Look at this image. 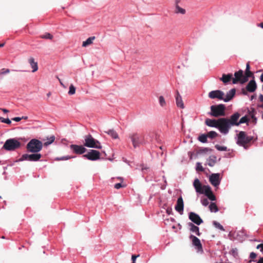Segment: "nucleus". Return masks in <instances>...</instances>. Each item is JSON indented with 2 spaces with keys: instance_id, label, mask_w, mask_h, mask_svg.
Segmentation results:
<instances>
[{
  "instance_id": "obj_1",
  "label": "nucleus",
  "mask_w": 263,
  "mask_h": 263,
  "mask_svg": "<svg viewBox=\"0 0 263 263\" xmlns=\"http://www.w3.org/2000/svg\"><path fill=\"white\" fill-rule=\"evenodd\" d=\"M42 148V142L36 139H31L26 145L27 151L29 153H39Z\"/></svg>"
},
{
  "instance_id": "obj_2",
  "label": "nucleus",
  "mask_w": 263,
  "mask_h": 263,
  "mask_svg": "<svg viewBox=\"0 0 263 263\" xmlns=\"http://www.w3.org/2000/svg\"><path fill=\"white\" fill-rule=\"evenodd\" d=\"M84 146L93 148L101 149L102 145L100 142L97 139H95L91 135L88 134L84 136Z\"/></svg>"
},
{
  "instance_id": "obj_3",
  "label": "nucleus",
  "mask_w": 263,
  "mask_h": 263,
  "mask_svg": "<svg viewBox=\"0 0 263 263\" xmlns=\"http://www.w3.org/2000/svg\"><path fill=\"white\" fill-rule=\"evenodd\" d=\"M21 143L16 138H10L7 139L2 148L7 151H14L21 146Z\"/></svg>"
},
{
  "instance_id": "obj_4",
  "label": "nucleus",
  "mask_w": 263,
  "mask_h": 263,
  "mask_svg": "<svg viewBox=\"0 0 263 263\" xmlns=\"http://www.w3.org/2000/svg\"><path fill=\"white\" fill-rule=\"evenodd\" d=\"M210 108L211 111L209 114L211 116L218 117L225 115L226 106L224 104L213 105Z\"/></svg>"
},
{
  "instance_id": "obj_5",
  "label": "nucleus",
  "mask_w": 263,
  "mask_h": 263,
  "mask_svg": "<svg viewBox=\"0 0 263 263\" xmlns=\"http://www.w3.org/2000/svg\"><path fill=\"white\" fill-rule=\"evenodd\" d=\"M218 125L217 129L220 133L227 135L232 127L227 118H221L218 119Z\"/></svg>"
},
{
  "instance_id": "obj_6",
  "label": "nucleus",
  "mask_w": 263,
  "mask_h": 263,
  "mask_svg": "<svg viewBox=\"0 0 263 263\" xmlns=\"http://www.w3.org/2000/svg\"><path fill=\"white\" fill-rule=\"evenodd\" d=\"M253 136H247L245 132L241 131L237 135L236 143L239 146L245 147V145L253 140Z\"/></svg>"
},
{
  "instance_id": "obj_7",
  "label": "nucleus",
  "mask_w": 263,
  "mask_h": 263,
  "mask_svg": "<svg viewBox=\"0 0 263 263\" xmlns=\"http://www.w3.org/2000/svg\"><path fill=\"white\" fill-rule=\"evenodd\" d=\"M33 154H24L22 155L16 162H21L23 161H28L31 162H36L40 160L42 155L38 153H32Z\"/></svg>"
},
{
  "instance_id": "obj_8",
  "label": "nucleus",
  "mask_w": 263,
  "mask_h": 263,
  "mask_svg": "<svg viewBox=\"0 0 263 263\" xmlns=\"http://www.w3.org/2000/svg\"><path fill=\"white\" fill-rule=\"evenodd\" d=\"M129 137L131 139L132 144L134 148L139 146L143 143V137L137 133L130 134Z\"/></svg>"
},
{
  "instance_id": "obj_9",
  "label": "nucleus",
  "mask_w": 263,
  "mask_h": 263,
  "mask_svg": "<svg viewBox=\"0 0 263 263\" xmlns=\"http://www.w3.org/2000/svg\"><path fill=\"white\" fill-rule=\"evenodd\" d=\"M100 153L95 149H90L89 152L83 156V157L90 161H96L100 159Z\"/></svg>"
},
{
  "instance_id": "obj_10",
  "label": "nucleus",
  "mask_w": 263,
  "mask_h": 263,
  "mask_svg": "<svg viewBox=\"0 0 263 263\" xmlns=\"http://www.w3.org/2000/svg\"><path fill=\"white\" fill-rule=\"evenodd\" d=\"M69 147L73 153L77 155L83 154L87 151L85 146L82 145L71 144Z\"/></svg>"
},
{
  "instance_id": "obj_11",
  "label": "nucleus",
  "mask_w": 263,
  "mask_h": 263,
  "mask_svg": "<svg viewBox=\"0 0 263 263\" xmlns=\"http://www.w3.org/2000/svg\"><path fill=\"white\" fill-rule=\"evenodd\" d=\"M193 186L197 193L202 194L204 192L205 188L204 187H209V185H202L199 180L197 178L195 179L193 182Z\"/></svg>"
},
{
  "instance_id": "obj_12",
  "label": "nucleus",
  "mask_w": 263,
  "mask_h": 263,
  "mask_svg": "<svg viewBox=\"0 0 263 263\" xmlns=\"http://www.w3.org/2000/svg\"><path fill=\"white\" fill-rule=\"evenodd\" d=\"M234 78H233L232 83L234 84H237L238 82L241 84L245 83L243 82V78L244 77L243 71L242 70H239L234 73Z\"/></svg>"
},
{
  "instance_id": "obj_13",
  "label": "nucleus",
  "mask_w": 263,
  "mask_h": 263,
  "mask_svg": "<svg viewBox=\"0 0 263 263\" xmlns=\"http://www.w3.org/2000/svg\"><path fill=\"white\" fill-rule=\"evenodd\" d=\"M224 92L220 90H213L209 93V97L211 99H218L220 100H223Z\"/></svg>"
},
{
  "instance_id": "obj_14",
  "label": "nucleus",
  "mask_w": 263,
  "mask_h": 263,
  "mask_svg": "<svg viewBox=\"0 0 263 263\" xmlns=\"http://www.w3.org/2000/svg\"><path fill=\"white\" fill-rule=\"evenodd\" d=\"M189 218L193 223L197 224V226L201 224L203 222L202 219L197 214L193 212L189 213Z\"/></svg>"
},
{
  "instance_id": "obj_15",
  "label": "nucleus",
  "mask_w": 263,
  "mask_h": 263,
  "mask_svg": "<svg viewBox=\"0 0 263 263\" xmlns=\"http://www.w3.org/2000/svg\"><path fill=\"white\" fill-rule=\"evenodd\" d=\"M240 117V114L239 112H236L231 115L230 118H228V121L229 122L231 126H238V119Z\"/></svg>"
},
{
  "instance_id": "obj_16",
  "label": "nucleus",
  "mask_w": 263,
  "mask_h": 263,
  "mask_svg": "<svg viewBox=\"0 0 263 263\" xmlns=\"http://www.w3.org/2000/svg\"><path fill=\"white\" fill-rule=\"evenodd\" d=\"M189 238L192 240V245L198 251L202 250V246L199 238L193 235H191Z\"/></svg>"
},
{
  "instance_id": "obj_17",
  "label": "nucleus",
  "mask_w": 263,
  "mask_h": 263,
  "mask_svg": "<svg viewBox=\"0 0 263 263\" xmlns=\"http://www.w3.org/2000/svg\"><path fill=\"white\" fill-rule=\"evenodd\" d=\"M219 174H213L210 177L209 180L211 183L214 186H218L220 183Z\"/></svg>"
},
{
  "instance_id": "obj_18",
  "label": "nucleus",
  "mask_w": 263,
  "mask_h": 263,
  "mask_svg": "<svg viewBox=\"0 0 263 263\" xmlns=\"http://www.w3.org/2000/svg\"><path fill=\"white\" fill-rule=\"evenodd\" d=\"M176 211L182 214L183 212L184 203L182 197H180L178 198L177 201V204L175 206Z\"/></svg>"
},
{
  "instance_id": "obj_19",
  "label": "nucleus",
  "mask_w": 263,
  "mask_h": 263,
  "mask_svg": "<svg viewBox=\"0 0 263 263\" xmlns=\"http://www.w3.org/2000/svg\"><path fill=\"white\" fill-rule=\"evenodd\" d=\"M250 67L249 63H248L246 65V69L243 78V82H247L249 80V78L250 77H254L253 73L250 70Z\"/></svg>"
},
{
  "instance_id": "obj_20",
  "label": "nucleus",
  "mask_w": 263,
  "mask_h": 263,
  "mask_svg": "<svg viewBox=\"0 0 263 263\" xmlns=\"http://www.w3.org/2000/svg\"><path fill=\"white\" fill-rule=\"evenodd\" d=\"M253 78H254L253 77ZM257 85L254 79L251 80L246 86L247 90L250 92L255 91Z\"/></svg>"
},
{
  "instance_id": "obj_21",
  "label": "nucleus",
  "mask_w": 263,
  "mask_h": 263,
  "mask_svg": "<svg viewBox=\"0 0 263 263\" xmlns=\"http://www.w3.org/2000/svg\"><path fill=\"white\" fill-rule=\"evenodd\" d=\"M187 226L189 228V230L191 232L195 233L198 236H200L201 233L199 231V228L198 226H195L192 222H188Z\"/></svg>"
},
{
  "instance_id": "obj_22",
  "label": "nucleus",
  "mask_w": 263,
  "mask_h": 263,
  "mask_svg": "<svg viewBox=\"0 0 263 263\" xmlns=\"http://www.w3.org/2000/svg\"><path fill=\"white\" fill-rule=\"evenodd\" d=\"M236 93V89L232 88L227 92L226 97H223V101L228 102L233 99Z\"/></svg>"
},
{
  "instance_id": "obj_23",
  "label": "nucleus",
  "mask_w": 263,
  "mask_h": 263,
  "mask_svg": "<svg viewBox=\"0 0 263 263\" xmlns=\"http://www.w3.org/2000/svg\"><path fill=\"white\" fill-rule=\"evenodd\" d=\"M204 188H205V190H204L203 194H204L211 201H215L216 200V197L211 191L210 186L204 187Z\"/></svg>"
},
{
  "instance_id": "obj_24",
  "label": "nucleus",
  "mask_w": 263,
  "mask_h": 263,
  "mask_svg": "<svg viewBox=\"0 0 263 263\" xmlns=\"http://www.w3.org/2000/svg\"><path fill=\"white\" fill-rule=\"evenodd\" d=\"M205 122L208 126L217 128L219 121L218 119L217 120L206 119Z\"/></svg>"
},
{
  "instance_id": "obj_25",
  "label": "nucleus",
  "mask_w": 263,
  "mask_h": 263,
  "mask_svg": "<svg viewBox=\"0 0 263 263\" xmlns=\"http://www.w3.org/2000/svg\"><path fill=\"white\" fill-rule=\"evenodd\" d=\"M231 80H233V75L232 73L223 74L222 77L220 78V80L222 81L225 84L230 82Z\"/></svg>"
},
{
  "instance_id": "obj_26",
  "label": "nucleus",
  "mask_w": 263,
  "mask_h": 263,
  "mask_svg": "<svg viewBox=\"0 0 263 263\" xmlns=\"http://www.w3.org/2000/svg\"><path fill=\"white\" fill-rule=\"evenodd\" d=\"M176 102L177 107L180 108H184V106L182 100V97L178 91L176 95Z\"/></svg>"
},
{
  "instance_id": "obj_27",
  "label": "nucleus",
  "mask_w": 263,
  "mask_h": 263,
  "mask_svg": "<svg viewBox=\"0 0 263 263\" xmlns=\"http://www.w3.org/2000/svg\"><path fill=\"white\" fill-rule=\"evenodd\" d=\"M28 62L32 68V71L33 72L36 71L38 69V65L37 63L34 61V59L32 57L30 58L28 60Z\"/></svg>"
},
{
  "instance_id": "obj_28",
  "label": "nucleus",
  "mask_w": 263,
  "mask_h": 263,
  "mask_svg": "<svg viewBox=\"0 0 263 263\" xmlns=\"http://www.w3.org/2000/svg\"><path fill=\"white\" fill-rule=\"evenodd\" d=\"M216 157L214 155H212L209 157L207 159V164L210 166H213L216 162Z\"/></svg>"
},
{
  "instance_id": "obj_29",
  "label": "nucleus",
  "mask_w": 263,
  "mask_h": 263,
  "mask_svg": "<svg viewBox=\"0 0 263 263\" xmlns=\"http://www.w3.org/2000/svg\"><path fill=\"white\" fill-rule=\"evenodd\" d=\"M95 36H91L88 37L85 41H84L82 44L83 47H86L90 44H91L93 42V41L95 40Z\"/></svg>"
},
{
  "instance_id": "obj_30",
  "label": "nucleus",
  "mask_w": 263,
  "mask_h": 263,
  "mask_svg": "<svg viewBox=\"0 0 263 263\" xmlns=\"http://www.w3.org/2000/svg\"><path fill=\"white\" fill-rule=\"evenodd\" d=\"M106 133L114 139L118 138V134L114 129H109L106 132Z\"/></svg>"
},
{
  "instance_id": "obj_31",
  "label": "nucleus",
  "mask_w": 263,
  "mask_h": 263,
  "mask_svg": "<svg viewBox=\"0 0 263 263\" xmlns=\"http://www.w3.org/2000/svg\"><path fill=\"white\" fill-rule=\"evenodd\" d=\"M209 208L211 212L216 213L219 210L217 205L214 202H211L209 205Z\"/></svg>"
},
{
  "instance_id": "obj_32",
  "label": "nucleus",
  "mask_w": 263,
  "mask_h": 263,
  "mask_svg": "<svg viewBox=\"0 0 263 263\" xmlns=\"http://www.w3.org/2000/svg\"><path fill=\"white\" fill-rule=\"evenodd\" d=\"M206 135L208 138H211L212 139L217 137L218 136V134L215 131H210L208 132Z\"/></svg>"
},
{
  "instance_id": "obj_33",
  "label": "nucleus",
  "mask_w": 263,
  "mask_h": 263,
  "mask_svg": "<svg viewBox=\"0 0 263 263\" xmlns=\"http://www.w3.org/2000/svg\"><path fill=\"white\" fill-rule=\"evenodd\" d=\"M212 149L209 147H202L200 148L198 152L199 154H205L208 152H211Z\"/></svg>"
},
{
  "instance_id": "obj_34",
  "label": "nucleus",
  "mask_w": 263,
  "mask_h": 263,
  "mask_svg": "<svg viewBox=\"0 0 263 263\" xmlns=\"http://www.w3.org/2000/svg\"><path fill=\"white\" fill-rule=\"evenodd\" d=\"M208 137L206 134H202L198 137V140L201 143H205L207 142Z\"/></svg>"
},
{
  "instance_id": "obj_35",
  "label": "nucleus",
  "mask_w": 263,
  "mask_h": 263,
  "mask_svg": "<svg viewBox=\"0 0 263 263\" xmlns=\"http://www.w3.org/2000/svg\"><path fill=\"white\" fill-rule=\"evenodd\" d=\"M247 236V232L245 229H242L237 232V237L243 238Z\"/></svg>"
},
{
  "instance_id": "obj_36",
  "label": "nucleus",
  "mask_w": 263,
  "mask_h": 263,
  "mask_svg": "<svg viewBox=\"0 0 263 263\" xmlns=\"http://www.w3.org/2000/svg\"><path fill=\"white\" fill-rule=\"evenodd\" d=\"M175 12L176 13H181L184 14L185 13V10L180 7L178 5H177Z\"/></svg>"
},
{
  "instance_id": "obj_37",
  "label": "nucleus",
  "mask_w": 263,
  "mask_h": 263,
  "mask_svg": "<svg viewBox=\"0 0 263 263\" xmlns=\"http://www.w3.org/2000/svg\"><path fill=\"white\" fill-rule=\"evenodd\" d=\"M249 121V119L247 116H245L240 118L238 121V126L242 123H248Z\"/></svg>"
},
{
  "instance_id": "obj_38",
  "label": "nucleus",
  "mask_w": 263,
  "mask_h": 263,
  "mask_svg": "<svg viewBox=\"0 0 263 263\" xmlns=\"http://www.w3.org/2000/svg\"><path fill=\"white\" fill-rule=\"evenodd\" d=\"M213 224L215 227V228L220 230L221 231H225L223 227L221 224H220L218 222H217L216 221H213Z\"/></svg>"
},
{
  "instance_id": "obj_39",
  "label": "nucleus",
  "mask_w": 263,
  "mask_h": 263,
  "mask_svg": "<svg viewBox=\"0 0 263 263\" xmlns=\"http://www.w3.org/2000/svg\"><path fill=\"white\" fill-rule=\"evenodd\" d=\"M159 103L160 105L162 107L166 105V102L163 96H161L159 97Z\"/></svg>"
},
{
  "instance_id": "obj_40",
  "label": "nucleus",
  "mask_w": 263,
  "mask_h": 263,
  "mask_svg": "<svg viewBox=\"0 0 263 263\" xmlns=\"http://www.w3.org/2000/svg\"><path fill=\"white\" fill-rule=\"evenodd\" d=\"M215 148L219 151H227L228 148L227 146H221L218 144L215 145Z\"/></svg>"
},
{
  "instance_id": "obj_41",
  "label": "nucleus",
  "mask_w": 263,
  "mask_h": 263,
  "mask_svg": "<svg viewBox=\"0 0 263 263\" xmlns=\"http://www.w3.org/2000/svg\"><path fill=\"white\" fill-rule=\"evenodd\" d=\"M75 158V156H63L61 157H58L56 158L57 160L58 161H61V160H67L68 159H70L71 158Z\"/></svg>"
},
{
  "instance_id": "obj_42",
  "label": "nucleus",
  "mask_w": 263,
  "mask_h": 263,
  "mask_svg": "<svg viewBox=\"0 0 263 263\" xmlns=\"http://www.w3.org/2000/svg\"><path fill=\"white\" fill-rule=\"evenodd\" d=\"M41 38L51 40L53 38V35L49 33H46L45 34L41 35Z\"/></svg>"
},
{
  "instance_id": "obj_43",
  "label": "nucleus",
  "mask_w": 263,
  "mask_h": 263,
  "mask_svg": "<svg viewBox=\"0 0 263 263\" xmlns=\"http://www.w3.org/2000/svg\"><path fill=\"white\" fill-rule=\"evenodd\" d=\"M76 92V88L73 85H71L69 87V89L68 91V94L69 95H72L74 94Z\"/></svg>"
},
{
  "instance_id": "obj_44",
  "label": "nucleus",
  "mask_w": 263,
  "mask_h": 263,
  "mask_svg": "<svg viewBox=\"0 0 263 263\" xmlns=\"http://www.w3.org/2000/svg\"><path fill=\"white\" fill-rule=\"evenodd\" d=\"M0 120L2 122L6 123L8 124H10L11 123V121L9 118L5 119L3 117H0Z\"/></svg>"
},
{
  "instance_id": "obj_45",
  "label": "nucleus",
  "mask_w": 263,
  "mask_h": 263,
  "mask_svg": "<svg viewBox=\"0 0 263 263\" xmlns=\"http://www.w3.org/2000/svg\"><path fill=\"white\" fill-rule=\"evenodd\" d=\"M196 170L197 171H200V172H203L204 171V168L203 167H202V165H201V163H200V162H197L196 163Z\"/></svg>"
},
{
  "instance_id": "obj_46",
  "label": "nucleus",
  "mask_w": 263,
  "mask_h": 263,
  "mask_svg": "<svg viewBox=\"0 0 263 263\" xmlns=\"http://www.w3.org/2000/svg\"><path fill=\"white\" fill-rule=\"evenodd\" d=\"M55 140V137L54 136H51L49 139H48V141L45 143L46 145H49L51 144Z\"/></svg>"
},
{
  "instance_id": "obj_47",
  "label": "nucleus",
  "mask_w": 263,
  "mask_h": 263,
  "mask_svg": "<svg viewBox=\"0 0 263 263\" xmlns=\"http://www.w3.org/2000/svg\"><path fill=\"white\" fill-rule=\"evenodd\" d=\"M201 202L202 204L204 206H207L209 203V201H208V199H206V198H204V199H202L201 200Z\"/></svg>"
},
{
  "instance_id": "obj_48",
  "label": "nucleus",
  "mask_w": 263,
  "mask_h": 263,
  "mask_svg": "<svg viewBox=\"0 0 263 263\" xmlns=\"http://www.w3.org/2000/svg\"><path fill=\"white\" fill-rule=\"evenodd\" d=\"M125 185H122L121 183H117L115 184L114 187L116 189H119L121 187H125Z\"/></svg>"
},
{
  "instance_id": "obj_49",
  "label": "nucleus",
  "mask_w": 263,
  "mask_h": 263,
  "mask_svg": "<svg viewBox=\"0 0 263 263\" xmlns=\"http://www.w3.org/2000/svg\"><path fill=\"white\" fill-rule=\"evenodd\" d=\"M10 72V70L9 69L3 68L1 69V71L0 74H5L8 73Z\"/></svg>"
},
{
  "instance_id": "obj_50",
  "label": "nucleus",
  "mask_w": 263,
  "mask_h": 263,
  "mask_svg": "<svg viewBox=\"0 0 263 263\" xmlns=\"http://www.w3.org/2000/svg\"><path fill=\"white\" fill-rule=\"evenodd\" d=\"M257 256V255L254 252H251L250 254V258L252 259V260H253L254 259H255Z\"/></svg>"
},
{
  "instance_id": "obj_51",
  "label": "nucleus",
  "mask_w": 263,
  "mask_h": 263,
  "mask_svg": "<svg viewBox=\"0 0 263 263\" xmlns=\"http://www.w3.org/2000/svg\"><path fill=\"white\" fill-rule=\"evenodd\" d=\"M256 248L257 249H260V252H262V253L263 254V244L262 243L258 245Z\"/></svg>"
},
{
  "instance_id": "obj_52",
  "label": "nucleus",
  "mask_w": 263,
  "mask_h": 263,
  "mask_svg": "<svg viewBox=\"0 0 263 263\" xmlns=\"http://www.w3.org/2000/svg\"><path fill=\"white\" fill-rule=\"evenodd\" d=\"M12 120L15 122H19L22 120V118H21V117H14V118H12Z\"/></svg>"
},
{
  "instance_id": "obj_53",
  "label": "nucleus",
  "mask_w": 263,
  "mask_h": 263,
  "mask_svg": "<svg viewBox=\"0 0 263 263\" xmlns=\"http://www.w3.org/2000/svg\"><path fill=\"white\" fill-rule=\"evenodd\" d=\"M139 256V255H133L132 256V261H135L136 258Z\"/></svg>"
},
{
  "instance_id": "obj_54",
  "label": "nucleus",
  "mask_w": 263,
  "mask_h": 263,
  "mask_svg": "<svg viewBox=\"0 0 263 263\" xmlns=\"http://www.w3.org/2000/svg\"><path fill=\"white\" fill-rule=\"evenodd\" d=\"M259 100L260 102H263V95L262 94L259 96Z\"/></svg>"
},
{
  "instance_id": "obj_55",
  "label": "nucleus",
  "mask_w": 263,
  "mask_h": 263,
  "mask_svg": "<svg viewBox=\"0 0 263 263\" xmlns=\"http://www.w3.org/2000/svg\"><path fill=\"white\" fill-rule=\"evenodd\" d=\"M257 263H263V257H260Z\"/></svg>"
},
{
  "instance_id": "obj_56",
  "label": "nucleus",
  "mask_w": 263,
  "mask_h": 263,
  "mask_svg": "<svg viewBox=\"0 0 263 263\" xmlns=\"http://www.w3.org/2000/svg\"><path fill=\"white\" fill-rule=\"evenodd\" d=\"M2 111L5 113H7L9 112V110L5 108L2 109Z\"/></svg>"
},
{
  "instance_id": "obj_57",
  "label": "nucleus",
  "mask_w": 263,
  "mask_h": 263,
  "mask_svg": "<svg viewBox=\"0 0 263 263\" xmlns=\"http://www.w3.org/2000/svg\"><path fill=\"white\" fill-rule=\"evenodd\" d=\"M260 79L261 82H263V73L260 76Z\"/></svg>"
},
{
  "instance_id": "obj_58",
  "label": "nucleus",
  "mask_w": 263,
  "mask_h": 263,
  "mask_svg": "<svg viewBox=\"0 0 263 263\" xmlns=\"http://www.w3.org/2000/svg\"><path fill=\"white\" fill-rule=\"evenodd\" d=\"M258 26L260 27L263 29V23H261L259 24H258Z\"/></svg>"
},
{
  "instance_id": "obj_59",
  "label": "nucleus",
  "mask_w": 263,
  "mask_h": 263,
  "mask_svg": "<svg viewBox=\"0 0 263 263\" xmlns=\"http://www.w3.org/2000/svg\"><path fill=\"white\" fill-rule=\"evenodd\" d=\"M22 119H28V117L27 116H23L22 117H21Z\"/></svg>"
},
{
  "instance_id": "obj_60",
  "label": "nucleus",
  "mask_w": 263,
  "mask_h": 263,
  "mask_svg": "<svg viewBox=\"0 0 263 263\" xmlns=\"http://www.w3.org/2000/svg\"><path fill=\"white\" fill-rule=\"evenodd\" d=\"M255 98L254 96H252L251 97V100H252Z\"/></svg>"
},
{
  "instance_id": "obj_61",
  "label": "nucleus",
  "mask_w": 263,
  "mask_h": 263,
  "mask_svg": "<svg viewBox=\"0 0 263 263\" xmlns=\"http://www.w3.org/2000/svg\"><path fill=\"white\" fill-rule=\"evenodd\" d=\"M4 46V43L0 44V47H3Z\"/></svg>"
},
{
  "instance_id": "obj_62",
  "label": "nucleus",
  "mask_w": 263,
  "mask_h": 263,
  "mask_svg": "<svg viewBox=\"0 0 263 263\" xmlns=\"http://www.w3.org/2000/svg\"><path fill=\"white\" fill-rule=\"evenodd\" d=\"M146 168H144V167H142V170L143 171L144 170H146Z\"/></svg>"
},
{
  "instance_id": "obj_63",
  "label": "nucleus",
  "mask_w": 263,
  "mask_h": 263,
  "mask_svg": "<svg viewBox=\"0 0 263 263\" xmlns=\"http://www.w3.org/2000/svg\"><path fill=\"white\" fill-rule=\"evenodd\" d=\"M190 157V159H192V155H191Z\"/></svg>"
},
{
  "instance_id": "obj_64",
  "label": "nucleus",
  "mask_w": 263,
  "mask_h": 263,
  "mask_svg": "<svg viewBox=\"0 0 263 263\" xmlns=\"http://www.w3.org/2000/svg\"><path fill=\"white\" fill-rule=\"evenodd\" d=\"M132 263H135V261H132Z\"/></svg>"
}]
</instances>
